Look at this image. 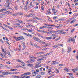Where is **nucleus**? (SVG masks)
Here are the masks:
<instances>
[{"label": "nucleus", "instance_id": "obj_1", "mask_svg": "<svg viewBox=\"0 0 78 78\" xmlns=\"http://www.w3.org/2000/svg\"><path fill=\"white\" fill-rule=\"evenodd\" d=\"M32 73L31 75L33 77L36 76V75H37V74H38V73H36L35 72V70H32Z\"/></svg>", "mask_w": 78, "mask_h": 78}, {"label": "nucleus", "instance_id": "obj_2", "mask_svg": "<svg viewBox=\"0 0 78 78\" xmlns=\"http://www.w3.org/2000/svg\"><path fill=\"white\" fill-rule=\"evenodd\" d=\"M29 58H34V59L31 58V61L32 62H34L35 61V59H36V58L34 57L33 56H29Z\"/></svg>", "mask_w": 78, "mask_h": 78}, {"label": "nucleus", "instance_id": "obj_3", "mask_svg": "<svg viewBox=\"0 0 78 78\" xmlns=\"http://www.w3.org/2000/svg\"><path fill=\"white\" fill-rule=\"evenodd\" d=\"M4 11L6 12H8L7 9H6L5 8H3L2 9H1L0 10V12H3Z\"/></svg>", "mask_w": 78, "mask_h": 78}, {"label": "nucleus", "instance_id": "obj_4", "mask_svg": "<svg viewBox=\"0 0 78 78\" xmlns=\"http://www.w3.org/2000/svg\"><path fill=\"white\" fill-rule=\"evenodd\" d=\"M59 64L58 62H56V61H53L52 62V65H55V64Z\"/></svg>", "mask_w": 78, "mask_h": 78}, {"label": "nucleus", "instance_id": "obj_5", "mask_svg": "<svg viewBox=\"0 0 78 78\" xmlns=\"http://www.w3.org/2000/svg\"><path fill=\"white\" fill-rule=\"evenodd\" d=\"M9 3H8V5H5L4 6L6 8H7V9H10V6H9Z\"/></svg>", "mask_w": 78, "mask_h": 78}, {"label": "nucleus", "instance_id": "obj_6", "mask_svg": "<svg viewBox=\"0 0 78 78\" xmlns=\"http://www.w3.org/2000/svg\"><path fill=\"white\" fill-rule=\"evenodd\" d=\"M71 41H72V42H75V39H72L71 38H69V39L68 41L69 42H70Z\"/></svg>", "mask_w": 78, "mask_h": 78}, {"label": "nucleus", "instance_id": "obj_7", "mask_svg": "<svg viewBox=\"0 0 78 78\" xmlns=\"http://www.w3.org/2000/svg\"><path fill=\"white\" fill-rule=\"evenodd\" d=\"M63 26V25L62 24H59V26H55V27L56 28L58 29V28H61V27H62Z\"/></svg>", "mask_w": 78, "mask_h": 78}, {"label": "nucleus", "instance_id": "obj_8", "mask_svg": "<svg viewBox=\"0 0 78 78\" xmlns=\"http://www.w3.org/2000/svg\"><path fill=\"white\" fill-rule=\"evenodd\" d=\"M23 48L22 49V50H25V47H26L25 46V43L24 42H23Z\"/></svg>", "mask_w": 78, "mask_h": 78}, {"label": "nucleus", "instance_id": "obj_9", "mask_svg": "<svg viewBox=\"0 0 78 78\" xmlns=\"http://www.w3.org/2000/svg\"><path fill=\"white\" fill-rule=\"evenodd\" d=\"M45 58V57H44V56L42 57V58L39 59H38L37 61H42V60H44V59Z\"/></svg>", "mask_w": 78, "mask_h": 78}, {"label": "nucleus", "instance_id": "obj_10", "mask_svg": "<svg viewBox=\"0 0 78 78\" xmlns=\"http://www.w3.org/2000/svg\"><path fill=\"white\" fill-rule=\"evenodd\" d=\"M64 30H61L60 31L61 33L62 34H64L66 33V32H64Z\"/></svg>", "mask_w": 78, "mask_h": 78}, {"label": "nucleus", "instance_id": "obj_11", "mask_svg": "<svg viewBox=\"0 0 78 78\" xmlns=\"http://www.w3.org/2000/svg\"><path fill=\"white\" fill-rule=\"evenodd\" d=\"M72 70L73 71V72H76L77 71H78V69H72Z\"/></svg>", "mask_w": 78, "mask_h": 78}, {"label": "nucleus", "instance_id": "obj_12", "mask_svg": "<svg viewBox=\"0 0 78 78\" xmlns=\"http://www.w3.org/2000/svg\"><path fill=\"white\" fill-rule=\"evenodd\" d=\"M36 41H37V42H39V43H41V41L39 38H37Z\"/></svg>", "mask_w": 78, "mask_h": 78}, {"label": "nucleus", "instance_id": "obj_13", "mask_svg": "<svg viewBox=\"0 0 78 78\" xmlns=\"http://www.w3.org/2000/svg\"><path fill=\"white\" fill-rule=\"evenodd\" d=\"M30 74H31V73L29 72H27V73H24V75H30Z\"/></svg>", "mask_w": 78, "mask_h": 78}, {"label": "nucleus", "instance_id": "obj_14", "mask_svg": "<svg viewBox=\"0 0 78 78\" xmlns=\"http://www.w3.org/2000/svg\"><path fill=\"white\" fill-rule=\"evenodd\" d=\"M25 73H24V74H23L22 75H21V77L20 78H25Z\"/></svg>", "mask_w": 78, "mask_h": 78}, {"label": "nucleus", "instance_id": "obj_15", "mask_svg": "<svg viewBox=\"0 0 78 78\" xmlns=\"http://www.w3.org/2000/svg\"><path fill=\"white\" fill-rule=\"evenodd\" d=\"M24 9L26 11H28V7L27 6H26L24 8Z\"/></svg>", "mask_w": 78, "mask_h": 78}, {"label": "nucleus", "instance_id": "obj_16", "mask_svg": "<svg viewBox=\"0 0 78 78\" xmlns=\"http://www.w3.org/2000/svg\"><path fill=\"white\" fill-rule=\"evenodd\" d=\"M44 52H40L37 53V55H41V54H44Z\"/></svg>", "mask_w": 78, "mask_h": 78}, {"label": "nucleus", "instance_id": "obj_17", "mask_svg": "<svg viewBox=\"0 0 78 78\" xmlns=\"http://www.w3.org/2000/svg\"><path fill=\"white\" fill-rule=\"evenodd\" d=\"M41 76L40 75H38L36 76V78H40Z\"/></svg>", "mask_w": 78, "mask_h": 78}, {"label": "nucleus", "instance_id": "obj_18", "mask_svg": "<svg viewBox=\"0 0 78 78\" xmlns=\"http://www.w3.org/2000/svg\"><path fill=\"white\" fill-rule=\"evenodd\" d=\"M52 38H53L51 37H46V39H47L48 40H49V39H52Z\"/></svg>", "mask_w": 78, "mask_h": 78}, {"label": "nucleus", "instance_id": "obj_19", "mask_svg": "<svg viewBox=\"0 0 78 78\" xmlns=\"http://www.w3.org/2000/svg\"><path fill=\"white\" fill-rule=\"evenodd\" d=\"M59 45V44L57 45H55L53 46V48H58V46Z\"/></svg>", "mask_w": 78, "mask_h": 78}, {"label": "nucleus", "instance_id": "obj_20", "mask_svg": "<svg viewBox=\"0 0 78 78\" xmlns=\"http://www.w3.org/2000/svg\"><path fill=\"white\" fill-rule=\"evenodd\" d=\"M40 75H45V72H41L40 73Z\"/></svg>", "mask_w": 78, "mask_h": 78}, {"label": "nucleus", "instance_id": "obj_21", "mask_svg": "<svg viewBox=\"0 0 78 78\" xmlns=\"http://www.w3.org/2000/svg\"><path fill=\"white\" fill-rule=\"evenodd\" d=\"M17 22H18L20 23H23V21L19 20H17Z\"/></svg>", "mask_w": 78, "mask_h": 78}, {"label": "nucleus", "instance_id": "obj_22", "mask_svg": "<svg viewBox=\"0 0 78 78\" xmlns=\"http://www.w3.org/2000/svg\"><path fill=\"white\" fill-rule=\"evenodd\" d=\"M21 64L23 66V67H25V64L23 62H22L21 63Z\"/></svg>", "mask_w": 78, "mask_h": 78}, {"label": "nucleus", "instance_id": "obj_23", "mask_svg": "<svg viewBox=\"0 0 78 78\" xmlns=\"http://www.w3.org/2000/svg\"><path fill=\"white\" fill-rule=\"evenodd\" d=\"M68 51H67L68 53H69V52H70L71 51V48L70 47H69L68 48Z\"/></svg>", "mask_w": 78, "mask_h": 78}, {"label": "nucleus", "instance_id": "obj_24", "mask_svg": "<svg viewBox=\"0 0 78 78\" xmlns=\"http://www.w3.org/2000/svg\"><path fill=\"white\" fill-rule=\"evenodd\" d=\"M51 69H50L48 70L47 72H48V73H50V72H51Z\"/></svg>", "mask_w": 78, "mask_h": 78}, {"label": "nucleus", "instance_id": "obj_25", "mask_svg": "<svg viewBox=\"0 0 78 78\" xmlns=\"http://www.w3.org/2000/svg\"><path fill=\"white\" fill-rule=\"evenodd\" d=\"M33 65L31 64H27V66H29V67H33Z\"/></svg>", "mask_w": 78, "mask_h": 78}, {"label": "nucleus", "instance_id": "obj_26", "mask_svg": "<svg viewBox=\"0 0 78 78\" xmlns=\"http://www.w3.org/2000/svg\"><path fill=\"white\" fill-rule=\"evenodd\" d=\"M8 28H9V29H10V30H13V28L9 26H8V27H7Z\"/></svg>", "mask_w": 78, "mask_h": 78}, {"label": "nucleus", "instance_id": "obj_27", "mask_svg": "<svg viewBox=\"0 0 78 78\" xmlns=\"http://www.w3.org/2000/svg\"><path fill=\"white\" fill-rule=\"evenodd\" d=\"M41 62H37V67H41V66H39V64H41Z\"/></svg>", "mask_w": 78, "mask_h": 78}, {"label": "nucleus", "instance_id": "obj_28", "mask_svg": "<svg viewBox=\"0 0 78 78\" xmlns=\"http://www.w3.org/2000/svg\"><path fill=\"white\" fill-rule=\"evenodd\" d=\"M45 25H46V26H50V27H51L52 26H55V25H48V24H45Z\"/></svg>", "mask_w": 78, "mask_h": 78}, {"label": "nucleus", "instance_id": "obj_29", "mask_svg": "<svg viewBox=\"0 0 78 78\" xmlns=\"http://www.w3.org/2000/svg\"><path fill=\"white\" fill-rule=\"evenodd\" d=\"M55 31H52L51 30L50 31V32H49V34H52L53 33H55Z\"/></svg>", "mask_w": 78, "mask_h": 78}, {"label": "nucleus", "instance_id": "obj_30", "mask_svg": "<svg viewBox=\"0 0 78 78\" xmlns=\"http://www.w3.org/2000/svg\"><path fill=\"white\" fill-rule=\"evenodd\" d=\"M41 44H44V45H45V44H47V43H46V42L42 41H41Z\"/></svg>", "mask_w": 78, "mask_h": 78}, {"label": "nucleus", "instance_id": "obj_31", "mask_svg": "<svg viewBox=\"0 0 78 78\" xmlns=\"http://www.w3.org/2000/svg\"><path fill=\"white\" fill-rule=\"evenodd\" d=\"M46 28V26H43L41 27H40V29H43V28Z\"/></svg>", "mask_w": 78, "mask_h": 78}, {"label": "nucleus", "instance_id": "obj_32", "mask_svg": "<svg viewBox=\"0 0 78 78\" xmlns=\"http://www.w3.org/2000/svg\"><path fill=\"white\" fill-rule=\"evenodd\" d=\"M40 70L39 69H36V71H35V72L36 73H39L40 72Z\"/></svg>", "mask_w": 78, "mask_h": 78}, {"label": "nucleus", "instance_id": "obj_33", "mask_svg": "<svg viewBox=\"0 0 78 78\" xmlns=\"http://www.w3.org/2000/svg\"><path fill=\"white\" fill-rule=\"evenodd\" d=\"M29 27L30 28V27H33V28H34L35 27V26H33L32 25L30 24L29 25Z\"/></svg>", "mask_w": 78, "mask_h": 78}, {"label": "nucleus", "instance_id": "obj_34", "mask_svg": "<svg viewBox=\"0 0 78 78\" xmlns=\"http://www.w3.org/2000/svg\"><path fill=\"white\" fill-rule=\"evenodd\" d=\"M28 17H33V15L32 14L30 13V14L28 15Z\"/></svg>", "mask_w": 78, "mask_h": 78}, {"label": "nucleus", "instance_id": "obj_35", "mask_svg": "<svg viewBox=\"0 0 78 78\" xmlns=\"http://www.w3.org/2000/svg\"><path fill=\"white\" fill-rule=\"evenodd\" d=\"M64 70H66V72H69V70H68V69H67V68H65L64 69Z\"/></svg>", "mask_w": 78, "mask_h": 78}, {"label": "nucleus", "instance_id": "obj_36", "mask_svg": "<svg viewBox=\"0 0 78 78\" xmlns=\"http://www.w3.org/2000/svg\"><path fill=\"white\" fill-rule=\"evenodd\" d=\"M34 46L35 47H37L38 48H39V46H38L37 45V44H34Z\"/></svg>", "mask_w": 78, "mask_h": 78}, {"label": "nucleus", "instance_id": "obj_37", "mask_svg": "<svg viewBox=\"0 0 78 78\" xmlns=\"http://www.w3.org/2000/svg\"><path fill=\"white\" fill-rule=\"evenodd\" d=\"M7 54L8 55H9V56L10 57L11 56V54L10 53V52L9 51H8V52Z\"/></svg>", "mask_w": 78, "mask_h": 78}, {"label": "nucleus", "instance_id": "obj_38", "mask_svg": "<svg viewBox=\"0 0 78 78\" xmlns=\"http://www.w3.org/2000/svg\"><path fill=\"white\" fill-rule=\"evenodd\" d=\"M75 20H73L70 23H74V22H75Z\"/></svg>", "mask_w": 78, "mask_h": 78}, {"label": "nucleus", "instance_id": "obj_39", "mask_svg": "<svg viewBox=\"0 0 78 78\" xmlns=\"http://www.w3.org/2000/svg\"><path fill=\"white\" fill-rule=\"evenodd\" d=\"M37 35L40 37H42V35L40 34H37Z\"/></svg>", "mask_w": 78, "mask_h": 78}, {"label": "nucleus", "instance_id": "obj_40", "mask_svg": "<svg viewBox=\"0 0 78 78\" xmlns=\"http://www.w3.org/2000/svg\"><path fill=\"white\" fill-rule=\"evenodd\" d=\"M33 38L34 39V40H35V41H36V40H37V38L34 37H33Z\"/></svg>", "mask_w": 78, "mask_h": 78}, {"label": "nucleus", "instance_id": "obj_41", "mask_svg": "<svg viewBox=\"0 0 78 78\" xmlns=\"http://www.w3.org/2000/svg\"><path fill=\"white\" fill-rule=\"evenodd\" d=\"M30 78V76H26L25 78Z\"/></svg>", "mask_w": 78, "mask_h": 78}, {"label": "nucleus", "instance_id": "obj_42", "mask_svg": "<svg viewBox=\"0 0 78 78\" xmlns=\"http://www.w3.org/2000/svg\"><path fill=\"white\" fill-rule=\"evenodd\" d=\"M15 10H17V9H18V8L17 7V6H15Z\"/></svg>", "mask_w": 78, "mask_h": 78}, {"label": "nucleus", "instance_id": "obj_43", "mask_svg": "<svg viewBox=\"0 0 78 78\" xmlns=\"http://www.w3.org/2000/svg\"><path fill=\"white\" fill-rule=\"evenodd\" d=\"M47 49H49V48H44L42 49V50L44 51V50H47Z\"/></svg>", "mask_w": 78, "mask_h": 78}, {"label": "nucleus", "instance_id": "obj_44", "mask_svg": "<svg viewBox=\"0 0 78 78\" xmlns=\"http://www.w3.org/2000/svg\"><path fill=\"white\" fill-rule=\"evenodd\" d=\"M32 6V5L31 4H29L28 6V8H30V7H31V6Z\"/></svg>", "mask_w": 78, "mask_h": 78}, {"label": "nucleus", "instance_id": "obj_45", "mask_svg": "<svg viewBox=\"0 0 78 78\" xmlns=\"http://www.w3.org/2000/svg\"><path fill=\"white\" fill-rule=\"evenodd\" d=\"M17 39H18V40H22V39H21L20 37H18L17 38Z\"/></svg>", "mask_w": 78, "mask_h": 78}, {"label": "nucleus", "instance_id": "obj_46", "mask_svg": "<svg viewBox=\"0 0 78 78\" xmlns=\"http://www.w3.org/2000/svg\"><path fill=\"white\" fill-rule=\"evenodd\" d=\"M39 69L40 71H42V70H43V67Z\"/></svg>", "mask_w": 78, "mask_h": 78}, {"label": "nucleus", "instance_id": "obj_47", "mask_svg": "<svg viewBox=\"0 0 78 78\" xmlns=\"http://www.w3.org/2000/svg\"><path fill=\"white\" fill-rule=\"evenodd\" d=\"M14 38L16 40V41H18V39H17V38L16 37H14Z\"/></svg>", "mask_w": 78, "mask_h": 78}, {"label": "nucleus", "instance_id": "obj_48", "mask_svg": "<svg viewBox=\"0 0 78 78\" xmlns=\"http://www.w3.org/2000/svg\"><path fill=\"white\" fill-rule=\"evenodd\" d=\"M56 36V35H55L54 34H53L52 35H51V37H52V36H53V37H55V36Z\"/></svg>", "mask_w": 78, "mask_h": 78}, {"label": "nucleus", "instance_id": "obj_49", "mask_svg": "<svg viewBox=\"0 0 78 78\" xmlns=\"http://www.w3.org/2000/svg\"><path fill=\"white\" fill-rule=\"evenodd\" d=\"M20 37H21V40L22 39H24V38L23 37L21 36Z\"/></svg>", "mask_w": 78, "mask_h": 78}, {"label": "nucleus", "instance_id": "obj_50", "mask_svg": "<svg viewBox=\"0 0 78 78\" xmlns=\"http://www.w3.org/2000/svg\"><path fill=\"white\" fill-rule=\"evenodd\" d=\"M14 78H19V76H14Z\"/></svg>", "mask_w": 78, "mask_h": 78}, {"label": "nucleus", "instance_id": "obj_51", "mask_svg": "<svg viewBox=\"0 0 78 78\" xmlns=\"http://www.w3.org/2000/svg\"><path fill=\"white\" fill-rule=\"evenodd\" d=\"M2 75H6L5 73V72H3L2 73Z\"/></svg>", "mask_w": 78, "mask_h": 78}, {"label": "nucleus", "instance_id": "obj_52", "mask_svg": "<svg viewBox=\"0 0 78 78\" xmlns=\"http://www.w3.org/2000/svg\"><path fill=\"white\" fill-rule=\"evenodd\" d=\"M63 65H64V64H59L58 65V66H63Z\"/></svg>", "mask_w": 78, "mask_h": 78}, {"label": "nucleus", "instance_id": "obj_53", "mask_svg": "<svg viewBox=\"0 0 78 78\" xmlns=\"http://www.w3.org/2000/svg\"><path fill=\"white\" fill-rule=\"evenodd\" d=\"M5 76H3L2 75H0V77H1V78H2V77H4Z\"/></svg>", "mask_w": 78, "mask_h": 78}, {"label": "nucleus", "instance_id": "obj_54", "mask_svg": "<svg viewBox=\"0 0 78 78\" xmlns=\"http://www.w3.org/2000/svg\"><path fill=\"white\" fill-rule=\"evenodd\" d=\"M74 31H75V30L74 29H73L72 30H71V32H73Z\"/></svg>", "mask_w": 78, "mask_h": 78}, {"label": "nucleus", "instance_id": "obj_55", "mask_svg": "<svg viewBox=\"0 0 78 78\" xmlns=\"http://www.w3.org/2000/svg\"><path fill=\"white\" fill-rule=\"evenodd\" d=\"M5 75H8L9 74V73L8 72H5Z\"/></svg>", "mask_w": 78, "mask_h": 78}, {"label": "nucleus", "instance_id": "obj_56", "mask_svg": "<svg viewBox=\"0 0 78 78\" xmlns=\"http://www.w3.org/2000/svg\"><path fill=\"white\" fill-rule=\"evenodd\" d=\"M19 27L20 28H23V26H19Z\"/></svg>", "mask_w": 78, "mask_h": 78}, {"label": "nucleus", "instance_id": "obj_57", "mask_svg": "<svg viewBox=\"0 0 78 78\" xmlns=\"http://www.w3.org/2000/svg\"><path fill=\"white\" fill-rule=\"evenodd\" d=\"M13 16H17V13H15L14 14H13Z\"/></svg>", "mask_w": 78, "mask_h": 78}, {"label": "nucleus", "instance_id": "obj_58", "mask_svg": "<svg viewBox=\"0 0 78 78\" xmlns=\"http://www.w3.org/2000/svg\"><path fill=\"white\" fill-rule=\"evenodd\" d=\"M24 30H25V31H28V29L27 28H24Z\"/></svg>", "mask_w": 78, "mask_h": 78}, {"label": "nucleus", "instance_id": "obj_59", "mask_svg": "<svg viewBox=\"0 0 78 78\" xmlns=\"http://www.w3.org/2000/svg\"><path fill=\"white\" fill-rule=\"evenodd\" d=\"M30 12H31V13H33V12H34V11L33 10H32L30 11Z\"/></svg>", "mask_w": 78, "mask_h": 78}, {"label": "nucleus", "instance_id": "obj_60", "mask_svg": "<svg viewBox=\"0 0 78 78\" xmlns=\"http://www.w3.org/2000/svg\"><path fill=\"white\" fill-rule=\"evenodd\" d=\"M27 31H28L29 32H30V33H31L32 32V30H27Z\"/></svg>", "mask_w": 78, "mask_h": 78}, {"label": "nucleus", "instance_id": "obj_61", "mask_svg": "<svg viewBox=\"0 0 78 78\" xmlns=\"http://www.w3.org/2000/svg\"><path fill=\"white\" fill-rule=\"evenodd\" d=\"M35 9H38V6H37L35 7Z\"/></svg>", "mask_w": 78, "mask_h": 78}, {"label": "nucleus", "instance_id": "obj_62", "mask_svg": "<svg viewBox=\"0 0 78 78\" xmlns=\"http://www.w3.org/2000/svg\"><path fill=\"white\" fill-rule=\"evenodd\" d=\"M18 73H19V72H15V74H18Z\"/></svg>", "mask_w": 78, "mask_h": 78}, {"label": "nucleus", "instance_id": "obj_63", "mask_svg": "<svg viewBox=\"0 0 78 78\" xmlns=\"http://www.w3.org/2000/svg\"><path fill=\"white\" fill-rule=\"evenodd\" d=\"M17 61L18 62H21V61L20 60H17Z\"/></svg>", "mask_w": 78, "mask_h": 78}, {"label": "nucleus", "instance_id": "obj_64", "mask_svg": "<svg viewBox=\"0 0 78 78\" xmlns=\"http://www.w3.org/2000/svg\"><path fill=\"white\" fill-rule=\"evenodd\" d=\"M52 53V52H50L49 53V55H51V53Z\"/></svg>", "mask_w": 78, "mask_h": 78}]
</instances>
